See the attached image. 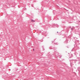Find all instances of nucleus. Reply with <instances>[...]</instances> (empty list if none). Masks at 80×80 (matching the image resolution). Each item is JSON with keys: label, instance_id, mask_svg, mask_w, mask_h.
I'll list each match as a JSON object with an SVG mask.
<instances>
[{"label": "nucleus", "instance_id": "8", "mask_svg": "<svg viewBox=\"0 0 80 80\" xmlns=\"http://www.w3.org/2000/svg\"><path fill=\"white\" fill-rule=\"evenodd\" d=\"M57 33H58V32H57Z\"/></svg>", "mask_w": 80, "mask_h": 80}, {"label": "nucleus", "instance_id": "5", "mask_svg": "<svg viewBox=\"0 0 80 80\" xmlns=\"http://www.w3.org/2000/svg\"><path fill=\"white\" fill-rule=\"evenodd\" d=\"M54 44H55V45H58V42L54 43Z\"/></svg>", "mask_w": 80, "mask_h": 80}, {"label": "nucleus", "instance_id": "10", "mask_svg": "<svg viewBox=\"0 0 80 80\" xmlns=\"http://www.w3.org/2000/svg\"><path fill=\"white\" fill-rule=\"evenodd\" d=\"M55 40H56V39H55L54 41H55Z\"/></svg>", "mask_w": 80, "mask_h": 80}, {"label": "nucleus", "instance_id": "1", "mask_svg": "<svg viewBox=\"0 0 80 80\" xmlns=\"http://www.w3.org/2000/svg\"><path fill=\"white\" fill-rule=\"evenodd\" d=\"M53 47L52 46H51L49 48V49H50L51 50V49H53Z\"/></svg>", "mask_w": 80, "mask_h": 80}, {"label": "nucleus", "instance_id": "7", "mask_svg": "<svg viewBox=\"0 0 80 80\" xmlns=\"http://www.w3.org/2000/svg\"><path fill=\"white\" fill-rule=\"evenodd\" d=\"M53 41H52V43H53Z\"/></svg>", "mask_w": 80, "mask_h": 80}, {"label": "nucleus", "instance_id": "9", "mask_svg": "<svg viewBox=\"0 0 80 80\" xmlns=\"http://www.w3.org/2000/svg\"><path fill=\"white\" fill-rule=\"evenodd\" d=\"M33 51H34V49H33Z\"/></svg>", "mask_w": 80, "mask_h": 80}, {"label": "nucleus", "instance_id": "2", "mask_svg": "<svg viewBox=\"0 0 80 80\" xmlns=\"http://www.w3.org/2000/svg\"><path fill=\"white\" fill-rule=\"evenodd\" d=\"M71 57H69V58H72V57H73V54H71Z\"/></svg>", "mask_w": 80, "mask_h": 80}, {"label": "nucleus", "instance_id": "6", "mask_svg": "<svg viewBox=\"0 0 80 80\" xmlns=\"http://www.w3.org/2000/svg\"><path fill=\"white\" fill-rule=\"evenodd\" d=\"M74 28H74V27H73L72 28H71V30H73V29H74Z\"/></svg>", "mask_w": 80, "mask_h": 80}, {"label": "nucleus", "instance_id": "4", "mask_svg": "<svg viewBox=\"0 0 80 80\" xmlns=\"http://www.w3.org/2000/svg\"><path fill=\"white\" fill-rule=\"evenodd\" d=\"M31 22H35V21L33 19H32Z\"/></svg>", "mask_w": 80, "mask_h": 80}, {"label": "nucleus", "instance_id": "3", "mask_svg": "<svg viewBox=\"0 0 80 80\" xmlns=\"http://www.w3.org/2000/svg\"><path fill=\"white\" fill-rule=\"evenodd\" d=\"M76 17H73V20H75V19H76Z\"/></svg>", "mask_w": 80, "mask_h": 80}, {"label": "nucleus", "instance_id": "11", "mask_svg": "<svg viewBox=\"0 0 80 80\" xmlns=\"http://www.w3.org/2000/svg\"><path fill=\"white\" fill-rule=\"evenodd\" d=\"M67 47V48H68V47Z\"/></svg>", "mask_w": 80, "mask_h": 80}]
</instances>
